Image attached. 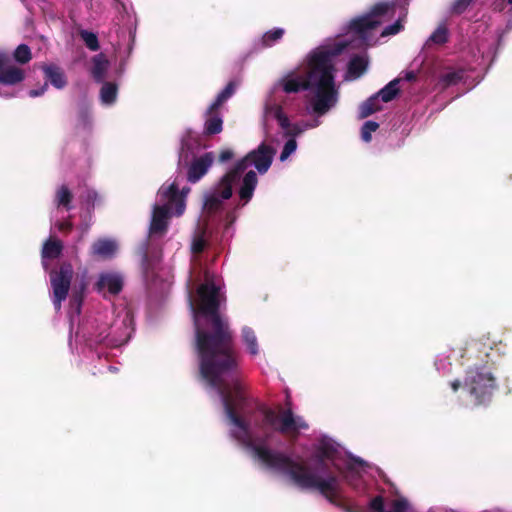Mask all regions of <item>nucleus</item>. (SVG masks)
I'll list each match as a JSON object with an SVG mask.
<instances>
[{"label":"nucleus","instance_id":"nucleus-26","mask_svg":"<svg viewBox=\"0 0 512 512\" xmlns=\"http://www.w3.org/2000/svg\"><path fill=\"white\" fill-rule=\"evenodd\" d=\"M434 366L438 373L445 376L451 371L452 364L449 360V356L445 354H439L435 358Z\"/></svg>","mask_w":512,"mask_h":512},{"label":"nucleus","instance_id":"nucleus-36","mask_svg":"<svg viewBox=\"0 0 512 512\" xmlns=\"http://www.w3.org/2000/svg\"><path fill=\"white\" fill-rule=\"evenodd\" d=\"M404 78L407 81H411V80H414L416 78V75H415V73L413 71H409V72H405Z\"/></svg>","mask_w":512,"mask_h":512},{"label":"nucleus","instance_id":"nucleus-30","mask_svg":"<svg viewBox=\"0 0 512 512\" xmlns=\"http://www.w3.org/2000/svg\"><path fill=\"white\" fill-rule=\"evenodd\" d=\"M81 38L85 42L86 46L92 50L96 51L99 48L98 39L97 36L89 31H82L81 32Z\"/></svg>","mask_w":512,"mask_h":512},{"label":"nucleus","instance_id":"nucleus-1","mask_svg":"<svg viewBox=\"0 0 512 512\" xmlns=\"http://www.w3.org/2000/svg\"><path fill=\"white\" fill-rule=\"evenodd\" d=\"M394 8L387 3L375 5L370 13L354 19L344 35L325 41L307 56L301 67L277 81L265 102V121L279 128H291L290 120L279 104L283 93L308 90V108L317 116L334 108L339 98L334 75L338 63L349 58L345 79L359 78L367 69L368 59L364 52L357 54L356 51L375 42L377 27L393 16Z\"/></svg>","mask_w":512,"mask_h":512},{"label":"nucleus","instance_id":"nucleus-33","mask_svg":"<svg viewBox=\"0 0 512 512\" xmlns=\"http://www.w3.org/2000/svg\"><path fill=\"white\" fill-rule=\"evenodd\" d=\"M473 0H456L452 5L453 12L460 14L462 13Z\"/></svg>","mask_w":512,"mask_h":512},{"label":"nucleus","instance_id":"nucleus-19","mask_svg":"<svg viewBox=\"0 0 512 512\" xmlns=\"http://www.w3.org/2000/svg\"><path fill=\"white\" fill-rule=\"evenodd\" d=\"M287 132H289L290 130H286ZM293 131V134H289V133H284L283 136L285 138H287L284 146H283V149L280 153V156H279V160L281 162H285L286 160H288V158L295 153L296 149H297V141H296V138L301 134V132L303 130H292Z\"/></svg>","mask_w":512,"mask_h":512},{"label":"nucleus","instance_id":"nucleus-3","mask_svg":"<svg viewBox=\"0 0 512 512\" xmlns=\"http://www.w3.org/2000/svg\"><path fill=\"white\" fill-rule=\"evenodd\" d=\"M134 331L132 311L127 307H119L114 311L106 310L90 316L81 322L74 336L76 349L82 353L92 351L95 346L119 347L128 342Z\"/></svg>","mask_w":512,"mask_h":512},{"label":"nucleus","instance_id":"nucleus-15","mask_svg":"<svg viewBox=\"0 0 512 512\" xmlns=\"http://www.w3.org/2000/svg\"><path fill=\"white\" fill-rule=\"evenodd\" d=\"M240 342L244 348V351L251 359H256L261 356L262 349L257 334L252 327L248 325L241 327Z\"/></svg>","mask_w":512,"mask_h":512},{"label":"nucleus","instance_id":"nucleus-28","mask_svg":"<svg viewBox=\"0 0 512 512\" xmlns=\"http://www.w3.org/2000/svg\"><path fill=\"white\" fill-rule=\"evenodd\" d=\"M283 35L284 30L282 28H275L270 30L263 35V44L265 46H272L275 42L281 39Z\"/></svg>","mask_w":512,"mask_h":512},{"label":"nucleus","instance_id":"nucleus-35","mask_svg":"<svg viewBox=\"0 0 512 512\" xmlns=\"http://www.w3.org/2000/svg\"><path fill=\"white\" fill-rule=\"evenodd\" d=\"M234 156V153L231 149H224L221 151L219 155V161L222 163H225L229 160H231Z\"/></svg>","mask_w":512,"mask_h":512},{"label":"nucleus","instance_id":"nucleus-17","mask_svg":"<svg viewBox=\"0 0 512 512\" xmlns=\"http://www.w3.org/2000/svg\"><path fill=\"white\" fill-rule=\"evenodd\" d=\"M118 251V242L114 238H99L91 246V254L103 259H110Z\"/></svg>","mask_w":512,"mask_h":512},{"label":"nucleus","instance_id":"nucleus-41","mask_svg":"<svg viewBox=\"0 0 512 512\" xmlns=\"http://www.w3.org/2000/svg\"><path fill=\"white\" fill-rule=\"evenodd\" d=\"M109 369H110L111 371H117V368H115V367H113V366H110V367H109Z\"/></svg>","mask_w":512,"mask_h":512},{"label":"nucleus","instance_id":"nucleus-43","mask_svg":"<svg viewBox=\"0 0 512 512\" xmlns=\"http://www.w3.org/2000/svg\"><path fill=\"white\" fill-rule=\"evenodd\" d=\"M508 2H509L510 4H512V0H508Z\"/></svg>","mask_w":512,"mask_h":512},{"label":"nucleus","instance_id":"nucleus-18","mask_svg":"<svg viewBox=\"0 0 512 512\" xmlns=\"http://www.w3.org/2000/svg\"><path fill=\"white\" fill-rule=\"evenodd\" d=\"M83 289L84 287L82 286L80 290H73L69 298L68 316L70 320L71 331L73 330L76 318H78L80 314L83 301Z\"/></svg>","mask_w":512,"mask_h":512},{"label":"nucleus","instance_id":"nucleus-14","mask_svg":"<svg viewBox=\"0 0 512 512\" xmlns=\"http://www.w3.org/2000/svg\"><path fill=\"white\" fill-rule=\"evenodd\" d=\"M234 90H235L234 84L229 83L225 87V89L221 93H219L215 102L211 105V107L208 111V116H207L204 128L214 129V128L222 127L223 122L217 112V108L234 93Z\"/></svg>","mask_w":512,"mask_h":512},{"label":"nucleus","instance_id":"nucleus-42","mask_svg":"<svg viewBox=\"0 0 512 512\" xmlns=\"http://www.w3.org/2000/svg\"><path fill=\"white\" fill-rule=\"evenodd\" d=\"M293 128L298 129V128H300V127H299L298 125H294V127H293Z\"/></svg>","mask_w":512,"mask_h":512},{"label":"nucleus","instance_id":"nucleus-37","mask_svg":"<svg viewBox=\"0 0 512 512\" xmlns=\"http://www.w3.org/2000/svg\"><path fill=\"white\" fill-rule=\"evenodd\" d=\"M363 128L369 129V128H378V124L375 122L368 121L364 124Z\"/></svg>","mask_w":512,"mask_h":512},{"label":"nucleus","instance_id":"nucleus-6","mask_svg":"<svg viewBox=\"0 0 512 512\" xmlns=\"http://www.w3.org/2000/svg\"><path fill=\"white\" fill-rule=\"evenodd\" d=\"M203 147L204 145L192 130H187L181 138L178 164L187 167V180L190 183L198 182L214 162L215 157L212 152H205L198 156Z\"/></svg>","mask_w":512,"mask_h":512},{"label":"nucleus","instance_id":"nucleus-34","mask_svg":"<svg viewBox=\"0 0 512 512\" xmlns=\"http://www.w3.org/2000/svg\"><path fill=\"white\" fill-rule=\"evenodd\" d=\"M89 228H90V225L88 223H84L78 227L80 235H79L76 243L73 245V249L76 253H77V243L82 241L83 237L88 233Z\"/></svg>","mask_w":512,"mask_h":512},{"label":"nucleus","instance_id":"nucleus-13","mask_svg":"<svg viewBox=\"0 0 512 512\" xmlns=\"http://www.w3.org/2000/svg\"><path fill=\"white\" fill-rule=\"evenodd\" d=\"M124 286V276L115 270H106L98 274L95 290L104 298L118 295Z\"/></svg>","mask_w":512,"mask_h":512},{"label":"nucleus","instance_id":"nucleus-4","mask_svg":"<svg viewBox=\"0 0 512 512\" xmlns=\"http://www.w3.org/2000/svg\"><path fill=\"white\" fill-rule=\"evenodd\" d=\"M183 180V176L176 175L159 188L151 214L150 237L164 235L171 217H179L184 213L190 188L181 186Z\"/></svg>","mask_w":512,"mask_h":512},{"label":"nucleus","instance_id":"nucleus-21","mask_svg":"<svg viewBox=\"0 0 512 512\" xmlns=\"http://www.w3.org/2000/svg\"><path fill=\"white\" fill-rule=\"evenodd\" d=\"M118 88L116 84L106 82L100 90V99L104 105H111L116 101Z\"/></svg>","mask_w":512,"mask_h":512},{"label":"nucleus","instance_id":"nucleus-22","mask_svg":"<svg viewBox=\"0 0 512 512\" xmlns=\"http://www.w3.org/2000/svg\"><path fill=\"white\" fill-rule=\"evenodd\" d=\"M398 132V130H361L360 139L364 143H373V146L380 149L381 133Z\"/></svg>","mask_w":512,"mask_h":512},{"label":"nucleus","instance_id":"nucleus-20","mask_svg":"<svg viewBox=\"0 0 512 512\" xmlns=\"http://www.w3.org/2000/svg\"><path fill=\"white\" fill-rule=\"evenodd\" d=\"M406 136L405 130L381 133L380 149L385 147H398L403 143Z\"/></svg>","mask_w":512,"mask_h":512},{"label":"nucleus","instance_id":"nucleus-23","mask_svg":"<svg viewBox=\"0 0 512 512\" xmlns=\"http://www.w3.org/2000/svg\"><path fill=\"white\" fill-rule=\"evenodd\" d=\"M107 68L108 61L103 55L100 54L93 58L92 74L96 80L101 81L105 77Z\"/></svg>","mask_w":512,"mask_h":512},{"label":"nucleus","instance_id":"nucleus-31","mask_svg":"<svg viewBox=\"0 0 512 512\" xmlns=\"http://www.w3.org/2000/svg\"><path fill=\"white\" fill-rule=\"evenodd\" d=\"M84 203L86 204L87 208L94 207L97 205L101 198L98 195V193L92 189H87L85 191V194L82 196Z\"/></svg>","mask_w":512,"mask_h":512},{"label":"nucleus","instance_id":"nucleus-9","mask_svg":"<svg viewBox=\"0 0 512 512\" xmlns=\"http://www.w3.org/2000/svg\"><path fill=\"white\" fill-rule=\"evenodd\" d=\"M56 214L51 216V232L57 229L59 232H68L72 229L73 224L70 220H61L57 214L61 211L69 212L73 209V194L66 185L59 186L55 191L53 201Z\"/></svg>","mask_w":512,"mask_h":512},{"label":"nucleus","instance_id":"nucleus-27","mask_svg":"<svg viewBox=\"0 0 512 512\" xmlns=\"http://www.w3.org/2000/svg\"><path fill=\"white\" fill-rule=\"evenodd\" d=\"M463 71L462 70H448L445 71L441 75V82L443 83V86H449L457 84L460 80L463 79Z\"/></svg>","mask_w":512,"mask_h":512},{"label":"nucleus","instance_id":"nucleus-11","mask_svg":"<svg viewBox=\"0 0 512 512\" xmlns=\"http://www.w3.org/2000/svg\"><path fill=\"white\" fill-rule=\"evenodd\" d=\"M402 78H396L389 82L378 93L372 95L359 107V115L362 118L368 117L372 113L382 108V103L393 100L399 92V83Z\"/></svg>","mask_w":512,"mask_h":512},{"label":"nucleus","instance_id":"nucleus-10","mask_svg":"<svg viewBox=\"0 0 512 512\" xmlns=\"http://www.w3.org/2000/svg\"><path fill=\"white\" fill-rule=\"evenodd\" d=\"M142 253L143 274L147 288L152 294L163 295L169 290L171 282L166 273L159 269L157 265L151 264L149 262L147 255V247L143 248Z\"/></svg>","mask_w":512,"mask_h":512},{"label":"nucleus","instance_id":"nucleus-40","mask_svg":"<svg viewBox=\"0 0 512 512\" xmlns=\"http://www.w3.org/2000/svg\"><path fill=\"white\" fill-rule=\"evenodd\" d=\"M69 344H70V346L72 347V345H73V339H72V336H70Z\"/></svg>","mask_w":512,"mask_h":512},{"label":"nucleus","instance_id":"nucleus-12","mask_svg":"<svg viewBox=\"0 0 512 512\" xmlns=\"http://www.w3.org/2000/svg\"><path fill=\"white\" fill-rule=\"evenodd\" d=\"M25 78L24 70L0 57V96L15 95L16 85Z\"/></svg>","mask_w":512,"mask_h":512},{"label":"nucleus","instance_id":"nucleus-2","mask_svg":"<svg viewBox=\"0 0 512 512\" xmlns=\"http://www.w3.org/2000/svg\"><path fill=\"white\" fill-rule=\"evenodd\" d=\"M274 155L275 150L263 142L237 161L216 185L205 192L203 217L219 211L223 201L232 196L235 187L237 188V207L241 208L247 205L258 184L256 172L254 170L247 171V169L253 166L260 175L265 174L272 165Z\"/></svg>","mask_w":512,"mask_h":512},{"label":"nucleus","instance_id":"nucleus-5","mask_svg":"<svg viewBox=\"0 0 512 512\" xmlns=\"http://www.w3.org/2000/svg\"><path fill=\"white\" fill-rule=\"evenodd\" d=\"M450 386L454 392L460 390V397H463L467 405L481 406L490 402L497 383L489 368L475 366L466 371L463 383L454 380Z\"/></svg>","mask_w":512,"mask_h":512},{"label":"nucleus","instance_id":"nucleus-29","mask_svg":"<svg viewBox=\"0 0 512 512\" xmlns=\"http://www.w3.org/2000/svg\"><path fill=\"white\" fill-rule=\"evenodd\" d=\"M14 58L19 63H27L31 59V51L27 45H19L14 52Z\"/></svg>","mask_w":512,"mask_h":512},{"label":"nucleus","instance_id":"nucleus-38","mask_svg":"<svg viewBox=\"0 0 512 512\" xmlns=\"http://www.w3.org/2000/svg\"><path fill=\"white\" fill-rule=\"evenodd\" d=\"M29 94H30L31 97H36V96H39L41 93L36 91V90H31L29 92Z\"/></svg>","mask_w":512,"mask_h":512},{"label":"nucleus","instance_id":"nucleus-39","mask_svg":"<svg viewBox=\"0 0 512 512\" xmlns=\"http://www.w3.org/2000/svg\"><path fill=\"white\" fill-rule=\"evenodd\" d=\"M220 131H221V130H216V129H213V130H206V132H207L208 134H215V133H218V132H220Z\"/></svg>","mask_w":512,"mask_h":512},{"label":"nucleus","instance_id":"nucleus-24","mask_svg":"<svg viewBox=\"0 0 512 512\" xmlns=\"http://www.w3.org/2000/svg\"><path fill=\"white\" fill-rule=\"evenodd\" d=\"M44 70L47 78L55 87L62 88L65 85V78L58 67L48 66Z\"/></svg>","mask_w":512,"mask_h":512},{"label":"nucleus","instance_id":"nucleus-16","mask_svg":"<svg viewBox=\"0 0 512 512\" xmlns=\"http://www.w3.org/2000/svg\"><path fill=\"white\" fill-rule=\"evenodd\" d=\"M63 243L61 240L50 236L43 244L41 251L42 265L47 271L49 269V261L60 257L63 251Z\"/></svg>","mask_w":512,"mask_h":512},{"label":"nucleus","instance_id":"nucleus-7","mask_svg":"<svg viewBox=\"0 0 512 512\" xmlns=\"http://www.w3.org/2000/svg\"><path fill=\"white\" fill-rule=\"evenodd\" d=\"M235 216L232 214L226 215L221 221L215 232H208V228L202 229L198 227L195 231L191 243V251L193 254L201 253L208 243L212 242H225L232 238L234 234L233 224Z\"/></svg>","mask_w":512,"mask_h":512},{"label":"nucleus","instance_id":"nucleus-8","mask_svg":"<svg viewBox=\"0 0 512 512\" xmlns=\"http://www.w3.org/2000/svg\"><path fill=\"white\" fill-rule=\"evenodd\" d=\"M72 277L73 268L69 263H63L59 270H52L50 272L51 301L56 311L61 310L62 302L68 297Z\"/></svg>","mask_w":512,"mask_h":512},{"label":"nucleus","instance_id":"nucleus-32","mask_svg":"<svg viewBox=\"0 0 512 512\" xmlns=\"http://www.w3.org/2000/svg\"><path fill=\"white\" fill-rule=\"evenodd\" d=\"M402 20L401 19H398L394 24L386 27L383 32H382V36H388V35H395L397 33H399L402 28H403V25H402Z\"/></svg>","mask_w":512,"mask_h":512},{"label":"nucleus","instance_id":"nucleus-25","mask_svg":"<svg viewBox=\"0 0 512 512\" xmlns=\"http://www.w3.org/2000/svg\"><path fill=\"white\" fill-rule=\"evenodd\" d=\"M448 39V30L444 25L438 26V28L431 34V36L426 41V45L430 46L431 44L441 45L445 43Z\"/></svg>","mask_w":512,"mask_h":512}]
</instances>
